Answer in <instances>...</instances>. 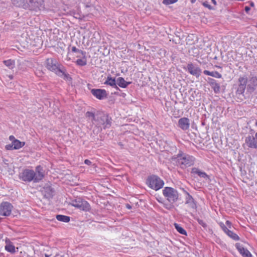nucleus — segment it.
Here are the masks:
<instances>
[{"mask_svg":"<svg viewBox=\"0 0 257 257\" xmlns=\"http://www.w3.org/2000/svg\"><path fill=\"white\" fill-rule=\"evenodd\" d=\"M191 173L193 174H197L200 177L203 178L206 180L209 179V177L205 172L201 171L197 168H192Z\"/></svg>","mask_w":257,"mask_h":257,"instance_id":"6ab92c4d","label":"nucleus"},{"mask_svg":"<svg viewBox=\"0 0 257 257\" xmlns=\"http://www.w3.org/2000/svg\"><path fill=\"white\" fill-rule=\"evenodd\" d=\"M70 205L83 211H87L90 209L89 203L81 198H77L72 200Z\"/></svg>","mask_w":257,"mask_h":257,"instance_id":"6e6552de","label":"nucleus"},{"mask_svg":"<svg viewBox=\"0 0 257 257\" xmlns=\"http://www.w3.org/2000/svg\"><path fill=\"white\" fill-rule=\"evenodd\" d=\"M91 93L96 98L102 100L107 97V93L105 89H92Z\"/></svg>","mask_w":257,"mask_h":257,"instance_id":"4468645a","label":"nucleus"},{"mask_svg":"<svg viewBox=\"0 0 257 257\" xmlns=\"http://www.w3.org/2000/svg\"><path fill=\"white\" fill-rule=\"evenodd\" d=\"M209 83L210 84L211 86L213 85V84H215L217 83V81L212 78H208Z\"/></svg>","mask_w":257,"mask_h":257,"instance_id":"473e14b6","label":"nucleus"},{"mask_svg":"<svg viewBox=\"0 0 257 257\" xmlns=\"http://www.w3.org/2000/svg\"><path fill=\"white\" fill-rule=\"evenodd\" d=\"M211 88L213 89L215 93H219L220 90V85L217 82L215 84H213V85L211 86Z\"/></svg>","mask_w":257,"mask_h":257,"instance_id":"bb28decb","label":"nucleus"},{"mask_svg":"<svg viewBox=\"0 0 257 257\" xmlns=\"http://www.w3.org/2000/svg\"><path fill=\"white\" fill-rule=\"evenodd\" d=\"M178 126L183 131L188 130L190 126V120L187 117H182L178 120Z\"/></svg>","mask_w":257,"mask_h":257,"instance_id":"dca6fc26","label":"nucleus"},{"mask_svg":"<svg viewBox=\"0 0 257 257\" xmlns=\"http://www.w3.org/2000/svg\"><path fill=\"white\" fill-rule=\"evenodd\" d=\"M76 53H77V55H81V54L79 53L78 52H74Z\"/></svg>","mask_w":257,"mask_h":257,"instance_id":"49530a36","label":"nucleus"},{"mask_svg":"<svg viewBox=\"0 0 257 257\" xmlns=\"http://www.w3.org/2000/svg\"><path fill=\"white\" fill-rule=\"evenodd\" d=\"M255 125L257 127V119L255 121Z\"/></svg>","mask_w":257,"mask_h":257,"instance_id":"09e8293b","label":"nucleus"},{"mask_svg":"<svg viewBox=\"0 0 257 257\" xmlns=\"http://www.w3.org/2000/svg\"><path fill=\"white\" fill-rule=\"evenodd\" d=\"M84 163L86 165H90L92 163L90 160L86 159L84 161Z\"/></svg>","mask_w":257,"mask_h":257,"instance_id":"c9c22d12","label":"nucleus"},{"mask_svg":"<svg viewBox=\"0 0 257 257\" xmlns=\"http://www.w3.org/2000/svg\"><path fill=\"white\" fill-rule=\"evenodd\" d=\"M256 27L257 28V23L256 24V25H255Z\"/></svg>","mask_w":257,"mask_h":257,"instance_id":"8fccbe9b","label":"nucleus"},{"mask_svg":"<svg viewBox=\"0 0 257 257\" xmlns=\"http://www.w3.org/2000/svg\"><path fill=\"white\" fill-rule=\"evenodd\" d=\"M9 139H10V141H12V142L14 140H16V139L15 138L14 136H10L9 137Z\"/></svg>","mask_w":257,"mask_h":257,"instance_id":"58836bf2","label":"nucleus"},{"mask_svg":"<svg viewBox=\"0 0 257 257\" xmlns=\"http://www.w3.org/2000/svg\"><path fill=\"white\" fill-rule=\"evenodd\" d=\"M220 227L222 228V229L224 231V232L227 234V232L229 231V229L227 228V227L224 225L223 223H220Z\"/></svg>","mask_w":257,"mask_h":257,"instance_id":"7c9ffc66","label":"nucleus"},{"mask_svg":"<svg viewBox=\"0 0 257 257\" xmlns=\"http://www.w3.org/2000/svg\"><path fill=\"white\" fill-rule=\"evenodd\" d=\"M163 194L166 199L171 203L176 202L179 198V193L175 189L166 187L163 190Z\"/></svg>","mask_w":257,"mask_h":257,"instance_id":"0eeeda50","label":"nucleus"},{"mask_svg":"<svg viewBox=\"0 0 257 257\" xmlns=\"http://www.w3.org/2000/svg\"><path fill=\"white\" fill-rule=\"evenodd\" d=\"M126 207L128 209H131L132 208L131 206L130 205H129V204H127L126 205Z\"/></svg>","mask_w":257,"mask_h":257,"instance_id":"79ce46f5","label":"nucleus"},{"mask_svg":"<svg viewBox=\"0 0 257 257\" xmlns=\"http://www.w3.org/2000/svg\"><path fill=\"white\" fill-rule=\"evenodd\" d=\"M56 219L60 221L68 222L70 221V217L63 215H57Z\"/></svg>","mask_w":257,"mask_h":257,"instance_id":"5701e85b","label":"nucleus"},{"mask_svg":"<svg viewBox=\"0 0 257 257\" xmlns=\"http://www.w3.org/2000/svg\"><path fill=\"white\" fill-rule=\"evenodd\" d=\"M174 226H175V229L177 230V231L178 232H179L180 234L187 235L186 231L183 227H182L179 224H178L177 223H175Z\"/></svg>","mask_w":257,"mask_h":257,"instance_id":"393cba45","label":"nucleus"},{"mask_svg":"<svg viewBox=\"0 0 257 257\" xmlns=\"http://www.w3.org/2000/svg\"><path fill=\"white\" fill-rule=\"evenodd\" d=\"M211 72L210 71H208V70H204L203 71V73L206 75H209V76H210L211 75Z\"/></svg>","mask_w":257,"mask_h":257,"instance_id":"f704fd0d","label":"nucleus"},{"mask_svg":"<svg viewBox=\"0 0 257 257\" xmlns=\"http://www.w3.org/2000/svg\"><path fill=\"white\" fill-rule=\"evenodd\" d=\"M183 193L185 195V204L192 210H195L197 208L196 203L192 196L184 188L181 189Z\"/></svg>","mask_w":257,"mask_h":257,"instance_id":"f8f14e48","label":"nucleus"},{"mask_svg":"<svg viewBox=\"0 0 257 257\" xmlns=\"http://www.w3.org/2000/svg\"><path fill=\"white\" fill-rule=\"evenodd\" d=\"M246 87L247 91L249 92L250 93L252 92L255 89L254 86L250 85H248Z\"/></svg>","mask_w":257,"mask_h":257,"instance_id":"2f4dec72","label":"nucleus"},{"mask_svg":"<svg viewBox=\"0 0 257 257\" xmlns=\"http://www.w3.org/2000/svg\"><path fill=\"white\" fill-rule=\"evenodd\" d=\"M72 52H78L81 54V55H77L76 57L79 58L76 61V63L77 65L80 66H84L87 64V60L86 57V52L81 50L77 49L76 47H72Z\"/></svg>","mask_w":257,"mask_h":257,"instance_id":"9d476101","label":"nucleus"},{"mask_svg":"<svg viewBox=\"0 0 257 257\" xmlns=\"http://www.w3.org/2000/svg\"><path fill=\"white\" fill-rule=\"evenodd\" d=\"M238 84L236 93L237 94L243 95L246 88L247 78L246 76L240 77L238 80Z\"/></svg>","mask_w":257,"mask_h":257,"instance_id":"9b49d317","label":"nucleus"},{"mask_svg":"<svg viewBox=\"0 0 257 257\" xmlns=\"http://www.w3.org/2000/svg\"><path fill=\"white\" fill-rule=\"evenodd\" d=\"M235 247L243 257H252L251 253L246 248H245L240 243H237L235 244Z\"/></svg>","mask_w":257,"mask_h":257,"instance_id":"f3484780","label":"nucleus"},{"mask_svg":"<svg viewBox=\"0 0 257 257\" xmlns=\"http://www.w3.org/2000/svg\"><path fill=\"white\" fill-rule=\"evenodd\" d=\"M44 177V171L43 168L41 166H38L36 167L35 171L25 169L23 170L19 174V178L25 182L38 183L41 181Z\"/></svg>","mask_w":257,"mask_h":257,"instance_id":"f257e3e1","label":"nucleus"},{"mask_svg":"<svg viewBox=\"0 0 257 257\" xmlns=\"http://www.w3.org/2000/svg\"><path fill=\"white\" fill-rule=\"evenodd\" d=\"M9 77L10 78V79H13V75H9Z\"/></svg>","mask_w":257,"mask_h":257,"instance_id":"c03bdc74","label":"nucleus"},{"mask_svg":"<svg viewBox=\"0 0 257 257\" xmlns=\"http://www.w3.org/2000/svg\"><path fill=\"white\" fill-rule=\"evenodd\" d=\"M211 1H212V3L214 5H216V1H215V0H211Z\"/></svg>","mask_w":257,"mask_h":257,"instance_id":"a19ab883","label":"nucleus"},{"mask_svg":"<svg viewBox=\"0 0 257 257\" xmlns=\"http://www.w3.org/2000/svg\"><path fill=\"white\" fill-rule=\"evenodd\" d=\"M198 223L201 225L203 228H205L207 227V224L203 220L200 219H197Z\"/></svg>","mask_w":257,"mask_h":257,"instance_id":"c756f323","label":"nucleus"},{"mask_svg":"<svg viewBox=\"0 0 257 257\" xmlns=\"http://www.w3.org/2000/svg\"><path fill=\"white\" fill-rule=\"evenodd\" d=\"M4 63L7 66L9 69H13L14 68L15 65V62L14 60L12 59H9L7 60L4 61Z\"/></svg>","mask_w":257,"mask_h":257,"instance_id":"b1692460","label":"nucleus"},{"mask_svg":"<svg viewBox=\"0 0 257 257\" xmlns=\"http://www.w3.org/2000/svg\"><path fill=\"white\" fill-rule=\"evenodd\" d=\"M45 6L44 0H27L24 9L36 14H40L47 11Z\"/></svg>","mask_w":257,"mask_h":257,"instance_id":"20e7f679","label":"nucleus"},{"mask_svg":"<svg viewBox=\"0 0 257 257\" xmlns=\"http://www.w3.org/2000/svg\"><path fill=\"white\" fill-rule=\"evenodd\" d=\"M226 234L234 240H239V236L236 233H234L230 230Z\"/></svg>","mask_w":257,"mask_h":257,"instance_id":"a878e982","label":"nucleus"},{"mask_svg":"<svg viewBox=\"0 0 257 257\" xmlns=\"http://www.w3.org/2000/svg\"><path fill=\"white\" fill-rule=\"evenodd\" d=\"M245 143L247 146L252 149H257V139L254 137L248 135L245 138Z\"/></svg>","mask_w":257,"mask_h":257,"instance_id":"2eb2a0df","label":"nucleus"},{"mask_svg":"<svg viewBox=\"0 0 257 257\" xmlns=\"http://www.w3.org/2000/svg\"><path fill=\"white\" fill-rule=\"evenodd\" d=\"M146 183L150 188L155 191L161 189L164 185V181L156 175H152L148 177Z\"/></svg>","mask_w":257,"mask_h":257,"instance_id":"423d86ee","label":"nucleus"},{"mask_svg":"<svg viewBox=\"0 0 257 257\" xmlns=\"http://www.w3.org/2000/svg\"><path fill=\"white\" fill-rule=\"evenodd\" d=\"M6 245L5 246V249L11 253H15L16 252V248L13 243L9 239L7 238L5 240Z\"/></svg>","mask_w":257,"mask_h":257,"instance_id":"aec40b11","label":"nucleus"},{"mask_svg":"<svg viewBox=\"0 0 257 257\" xmlns=\"http://www.w3.org/2000/svg\"><path fill=\"white\" fill-rule=\"evenodd\" d=\"M226 224L227 225H228V226H230V225H231V223H230V221H228V220H227V221H226Z\"/></svg>","mask_w":257,"mask_h":257,"instance_id":"ea45409f","label":"nucleus"},{"mask_svg":"<svg viewBox=\"0 0 257 257\" xmlns=\"http://www.w3.org/2000/svg\"><path fill=\"white\" fill-rule=\"evenodd\" d=\"M210 76L217 78H220L222 77L221 74L217 71H212Z\"/></svg>","mask_w":257,"mask_h":257,"instance_id":"cd10ccee","label":"nucleus"},{"mask_svg":"<svg viewBox=\"0 0 257 257\" xmlns=\"http://www.w3.org/2000/svg\"><path fill=\"white\" fill-rule=\"evenodd\" d=\"M131 83V82L126 81L123 78L118 77L116 79V85H118L119 87L125 88L127 87L128 85Z\"/></svg>","mask_w":257,"mask_h":257,"instance_id":"412c9836","label":"nucleus"},{"mask_svg":"<svg viewBox=\"0 0 257 257\" xmlns=\"http://www.w3.org/2000/svg\"><path fill=\"white\" fill-rule=\"evenodd\" d=\"M13 147H14V146L13 145L12 143V144L7 145L6 146V149L8 150H14V149L13 148Z\"/></svg>","mask_w":257,"mask_h":257,"instance_id":"72a5a7b5","label":"nucleus"},{"mask_svg":"<svg viewBox=\"0 0 257 257\" xmlns=\"http://www.w3.org/2000/svg\"><path fill=\"white\" fill-rule=\"evenodd\" d=\"M85 116L88 120L91 121L92 125L98 128V131H101L102 128L106 129L110 127L111 124V118L107 114H100L95 115L90 111H87Z\"/></svg>","mask_w":257,"mask_h":257,"instance_id":"f03ea898","label":"nucleus"},{"mask_svg":"<svg viewBox=\"0 0 257 257\" xmlns=\"http://www.w3.org/2000/svg\"><path fill=\"white\" fill-rule=\"evenodd\" d=\"M186 70L192 75L195 76L196 78H199L201 73V69L192 63H189L187 64Z\"/></svg>","mask_w":257,"mask_h":257,"instance_id":"ddd939ff","label":"nucleus"},{"mask_svg":"<svg viewBox=\"0 0 257 257\" xmlns=\"http://www.w3.org/2000/svg\"><path fill=\"white\" fill-rule=\"evenodd\" d=\"M12 144L14 146L13 148L14 150H18L22 148L25 144V142H21L17 139L14 140L12 142Z\"/></svg>","mask_w":257,"mask_h":257,"instance_id":"4be33fe9","label":"nucleus"},{"mask_svg":"<svg viewBox=\"0 0 257 257\" xmlns=\"http://www.w3.org/2000/svg\"><path fill=\"white\" fill-rule=\"evenodd\" d=\"M250 5L251 7H253L254 6V3L252 2H250Z\"/></svg>","mask_w":257,"mask_h":257,"instance_id":"37998d69","label":"nucleus"},{"mask_svg":"<svg viewBox=\"0 0 257 257\" xmlns=\"http://www.w3.org/2000/svg\"><path fill=\"white\" fill-rule=\"evenodd\" d=\"M250 8L248 6H245L244 8V10L246 12V13H248V12L250 11Z\"/></svg>","mask_w":257,"mask_h":257,"instance_id":"e433bc0d","label":"nucleus"},{"mask_svg":"<svg viewBox=\"0 0 257 257\" xmlns=\"http://www.w3.org/2000/svg\"><path fill=\"white\" fill-rule=\"evenodd\" d=\"M203 6L208 8L209 9H211V6L205 3H203Z\"/></svg>","mask_w":257,"mask_h":257,"instance_id":"4c0bfd02","label":"nucleus"},{"mask_svg":"<svg viewBox=\"0 0 257 257\" xmlns=\"http://www.w3.org/2000/svg\"><path fill=\"white\" fill-rule=\"evenodd\" d=\"M147 257H151V256H147Z\"/></svg>","mask_w":257,"mask_h":257,"instance_id":"3c124183","label":"nucleus"},{"mask_svg":"<svg viewBox=\"0 0 257 257\" xmlns=\"http://www.w3.org/2000/svg\"><path fill=\"white\" fill-rule=\"evenodd\" d=\"M45 257H50V255H48V254H45Z\"/></svg>","mask_w":257,"mask_h":257,"instance_id":"de8ad7c7","label":"nucleus"},{"mask_svg":"<svg viewBox=\"0 0 257 257\" xmlns=\"http://www.w3.org/2000/svg\"><path fill=\"white\" fill-rule=\"evenodd\" d=\"M172 159L176 165L182 169L190 167L194 163V157L183 153H179L176 157Z\"/></svg>","mask_w":257,"mask_h":257,"instance_id":"7ed1b4c3","label":"nucleus"},{"mask_svg":"<svg viewBox=\"0 0 257 257\" xmlns=\"http://www.w3.org/2000/svg\"><path fill=\"white\" fill-rule=\"evenodd\" d=\"M13 209V206L8 202H3L0 204V221L4 217L10 216Z\"/></svg>","mask_w":257,"mask_h":257,"instance_id":"1a4fd4ad","label":"nucleus"},{"mask_svg":"<svg viewBox=\"0 0 257 257\" xmlns=\"http://www.w3.org/2000/svg\"><path fill=\"white\" fill-rule=\"evenodd\" d=\"M46 68L51 71L54 72L56 75L60 77H64V78L69 77V74L65 72L64 68L61 69L59 67L57 62L52 58H48L46 60Z\"/></svg>","mask_w":257,"mask_h":257,"instance_id":"39448f33","label":"nucleus"},{"mask_svg":"<svg viewBox=\"0 0 257 257\" xmlns=\"http://www.w3.org/2000/svg\"><path fill=\"white\" fill-rule=\"evenodd\" d=\"M196 0H190L191 3L193 4L196 2Z\"/></svg>","mask_w":257,"mask_h":257,"instance_id":"a18cd8bd","label":"nucleus"},{"mask_svg":"<svg viewBox=\"0 0 257 257\" xmlns=\"http://www.w3.org/2000/svg\"><path fill=\"white\" fill-rule=\"evenodd\" d=\"M178 0H163V3L166 5H169L176 3Z\"/></svg>","mask_w":257,"mask_h":257,"instance_id":"c85d7f7f","label":"nucleus"},{"mask_svg":"<svg viewBox=\"0 0 257 257\" xmlns=\"http://www.w3.org/2000/svg\"><path fill=\"white\" fill-rule=\"evenodd\" d=\"M105 85H109L116 90H119L118 86L116 85V80L115 78H112L110 75L107 77L106 80L104 82Z\"/></svg>","mask_w":257,"mask_h":257,"instance_id":"a211bd4d","label":"nucleus"}]
</instances>
